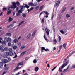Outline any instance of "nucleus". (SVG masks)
<instances>
[{
	"label": "nucleus",
	"mask_w": 75,
	"mask_h": 75,
	"mask_svg": "<svg viewBox=\"0 0 75 75\" xmlns=\"http://www.w3.org/2000/svg\"><path fill=\"white\" fill-rule=\"evenodd\" d=\"M8 50L9 52H6V55L7 56H13V54H14V53L11 52L13 51L12 49L10 48L8 49Z\"/></svg>",
	"instance_id": "nucleus-1"
},
{
	"label": "nucleus",
	"mask_w": 75,
	"mask_h": 75,
	"mask_svg": "<svg viewBox=\"0 0 75 75\" xmlns=\"http://www.w3.org/2000/svg\"><path fill=\"white\" fill-rule=\"evenodd\" d=\"M68 65V62H66L65 64H63L59 68V71L61 72H62V69L63 68H64L66 65Z\"/></svg>",
	"instance_id": "nucleus-2"
},
{
	"label": "nucleus",
	"mask_w": 75,
	"mask_h": 75,
	"mask_svg": "<svg viewBox=\"0 0 75 75\" xmlns=\"http://www.w3.org/2000/svg\"><path fill=\"white\" fill-rule=\"evenodd\" d=\"M12 5L11 6V7L12 9H15V8H17V5H16V2H12Z\"/></svg>",
	"instance_id": "nucleus-3"
},
{
	"label": "nucleus",
	"mask_w": 75,
	"mask_h": 75,
	"mask_svg": "<svg viewBox=\"0 0 75 75\" xmlns=\"http://www.w3.org/2000/svg\"><path fill=\"white\" fill-rule=\"evenodd\" d=\"M23 5H25V6H20V7H21V10H22V11H23V8H24V7H26V8H28L30 7V6L27 5V4H25L23 3Z\"/></svg>",
	"instance_id": "nucleus-4"
},
{
	"label": "nucleus",
	"mask_w": 75,
	"mask_h": 75,
	"mask_svg": "<svg viewBox=\"0 0 75 75\" xmlns=\"http://www.w3.org/2000/svg\"><path fill=\"white\" fill-rule=\"evenodd\" d=\"M59 4H60V1H57L55 5V7L56 8H58V7L59 5Z\"/></svg>",
	"instance_id": "nucleus-5"
},
{
	"label": "nucleus",
	"mask_w": 75,
	"mask_h": 75,
	"mask_svg": "<svg viewBox=\"0 0 75 75\" xmlns=\"http://www.w3.org/2000/svg\"><path fill=\"white\" fill-rule=\"evenodd\" d=\"M45 31L47 35H49L50 34V30L48 29L47 27H46Z\"/></svg>",
	"instance_id": "nucleus-6"
},
{
	"label": "nucleus",
	"mask_w": 75,
	"mask_h": 75,
	"mask_svg": "<svg viewBox=\"0 0 75 75\" xmlns=\"http://www.w3.org/2000/svg\"><path fill=\"white\" fill-rule=\"evenodd\" d=\"M2 61L3 64H6L8 62V60L7 59H3Z\"/></svg>",
	"instance_id": "nucleus-7"
},
{
	"label": "nucleus",
	"mask_w": 75,
	"mask_h": 75,
	"mask_svg": "<svg viewBox=\"0 0 75 75\" xmlns=\"http://www.w3.org/2000/svg\"><path fill=\"white\" fill-rule=\"evenodd\" d=\"M44 13L46 15L45 16L46 18H48V15H49V13H48V12L45 11H44Z\"/></svg>",
	"instance_id": "nucleus-8"
},
{
	"label": "nucleus",
	"mask_w": 75,
	"mask_h": 75,
	"mask_svg": "<svg viewBox=\"0 0 75 75\" xmlns=\"http://www.w3.org/2000/svg\"><path fill=\"white\" fill-rule=\"evenodd\" d=\"M26 52H27V51H25L22 52L21 53V57H22V56H23V55H24V54H26Z\"/></svg>",
	"instance_id": "nucleus-9"
},
{
	"label": "nucleus",
	"mask_w": 75,
	"mask_h": 75,
	"mask_svg": "<svg viewBox=\"0 0 75 75\" xmlns=\"http://www.w3.org/2000/svg\"><path fill=\"white\" fill-rule=\"evenodd\" d=\"M38 69H39V68L38 67H36L35 68V72H37L38 71Z\"/></svg>",
	"instance_id": "nucleus-10"
},
{
	"label": "nucleus",
	"mask_w": 75,
	"mask_h": 75,
	"mask_svg": "<svg viewBox=\"0 0 75 75\" xmlns=\"http://www.w3.org/2000/svg\"><path fill=\"white\" fill-rule=\"evenodd\" d=\"M4 42H8V38L6 37H5L4 38Z\"/></svg>",
	"instance_id": "nucleus-11"
},
{
	"label": "nucleus",
	"mask_w": 75,
	"mask_h": 75,
	"mask_svg": "<svg viewBox=\"0 0 75 75\" xmlns=\"http://www.w3.org/2000/svg\"><path fill=\"white\" fill-rule=\"evenodd\" d=\"M29 6H34V4L32 2H30L29 3H28V4Z\"/></svg>",
	"instance_id": "nucleus-12"
},
{
	"label": "nucleus",
	"mask_w": 75,
	"mask_h": 75,
	"mask_svg": "<svg viewBox=\"0 0 75 75\" xmlns=\"http://www.w3.org/2000/svg\"><path fill=\"white\" fill-rule=\"evenodd\" d=\"M23 62H24V61H22L20 63H19L18 64V66H20V65H23Z\"/></svg>",
	"instance_id": "nucleus-13"
},
{
	"label": "nucleus",
	"mask_w": 75,
	"mask_h": 75,
	"mask_svg": "<svg viewBox=\"0 0 75 75\" xmlns=\"http://www.w3.org/2000/svg\"><path fill=\"white\" fill-rule=\"evenodd\" d=\"M13 19L11 18V17H9L8 19V21L9 22H10V21H12Z\"/></svg>",
	"instance_id": "nucleus-14"
},
{
	"label": "nucleus",
	"mask_w": 75,
	"mask_h": 75,
	"mask_svg": "<svg viewBox=\"0 0 75 75\" xmlns=\"http://www.w3.org/2000/svg\"><path fill=\"white\" fill-rule=\"evenodd\" d=\"M6 35L7 36H11V33H6Z\"/></svg>",
	"instance_id": "nucleus-15"
},
{
	"label": "nucleus",
	"mask_w": 75,
	"mask_h": 75,
	"mask_svg": "<svg viewBox=\"0 0 75 75\" xmlns=\"http://www.w3.org/2000/svg\"><path fill=\"white\" fill-rule=\"evenodd\" d=\"M11 11H12V10L11 11H9L8 10L7 11V14H11Z\"/></svg>",
	"instance_id": "nucleus-16"
},
{
	"label": "nucleus",
	"mask_w": 75,
	"mask_h": 75,
	"mask_svg": "<svg viewBox=\"0 0 75 75\" xmlns=\"http://www.w3.org/2000/svg\"><path fill=\"white\" fill-rule=\"evenodd\" d=\"M44 50H45V47H42L41 48V51L42 52L44 51Z\"/></svg>",
	"instance_id": "nucleus-17"
},
{
	"label": "nucleus",
	"mask_w": 75,
	"mask_h": 75,
	"mask_svg": "<svg viewBox=\"0 0 75 75\" xmlns=\"http://www.w3.org/2000/svg\"><path fill=\"white\" fill-rule=\"evenodd\" d=\"M13 42L14 43H16V42H18V40L17 39H15L13 40Z\"/></svg>",
	"instance_id": "nucleus-18"
},
{
	"label": "nucleus",
	"mask_w": 75,
	"mask_h": 75,
	"mask_svg": "<svg viewBox=\"0 0 75 75\" xmlns=\"http://www.w3.org/2000/svg\"><path fill=\"white\" fill-rule=\"evenodd\" d=\"M3 62H0V67H3Z\"/></svg>",
	"instance_id": "nucleus-19"
},
{
	"label": "nucleus",
	"mask_w": 75,
	"mask_h": 75,
	"mask_svg": "<svg viewBox=\"0 0 75 75\" xmlns=\"http://www.w3.org/2000/svg\"><path fill=\"white\" fill-rule=\"evenodd\" d=\"M66 8H67V7H65L63 8V10H62L61 11V13H62L65 11V10H66Z\"/></svg>",
	"instance_id": "nucleus-20"
},
{
	"label": "nucleus",
	"mask_w": 75,
	"mask_h": 75,
	"mask_svg": "<svg viewBox=\"0 0 75 75\" xmlns=\"http://www.w3.org/2000/svg\"><path fill=\"white\" fill-rule=\"evenodd\" d=\"M43 7H44L43 5L41 6L40 8L39 9V11H41V10H42L43 9Z\"/></svg>",
	"instance_id": "nucleus-21"
},
{
	"label": "nucleus",
	"mask_w": 75,
	"mask_h": 75,
	"mask_svg": "<svg viewBox=\"0 0 75 75\" xmlns=\"http://www.w3.org/2000/svg\"><path fill=\"white\" fill-rule=\"evenodd\" d=\"M31 33L29 34L28 36L27 37V39L31 37Z\"/></svg>",
	"instance_id": "nucleus-22"
},
{
	"label": "nucleus",
	"mask_w": 75,
	"mask_h": 75,
	"mask_svg": "<svg viewBox=\"0 0 75 75\" xmlns=\"http://www.w3.org/2000/svg\"><path fill=\"white\" fill-rule=\"evenodd\" d=\"M54 16H55V14H54V13H53L52 15L51 20L52 21L53 20V18L54 17Z\"/></svg>",
	"instance_id": "nucleus-23"
},
{
	"label": "nucleus",
	"mask_w": 75,
	"mask_h": 75,
	"mask_svg": "<svg viewBox=\"0 0 75 75\" xmlns=\"http://www.w3.org/2000/svg\"><path fill=\"white\" fill-rule=\"evenodd\" d=\"M8 41L9 42H11V39L10 38H8Z\"/></svg>",
	"instance_id": "nucleus-24"
},
{
	"label": "nucleus",
	"mask_w": 75,
	"mask_h": 75,
	"mask_svg": "<svg viewBox=\"0 0 75 75\" xmlns=\"http://www.w3.org/2000/svg\"><path fill=\"white\" fill-rule=\"evenodd\" d=\"M66 46H67V44L66 43H64L63 44V47L64 49H66Z\"/></svg>",
	"instance_id": "nucleus-25"
},
{
	"label": "nucleus",
	"mask_w": 75,
	"mask_h": 75,
	"mask_svg": "<svg viewBox=\"0 0 75 75\" xmlns=\"http://www.w3.org/2000/svg\"><path fill=\"white\" fill-rule=\"evenodd\" d=\"M24 23V21H22L20 23H19V24L18 25V26H20V25H21V24H23V23Z\"/></svg>",
	"instance_id": "nucleus-26"
},
{
	"label": "nucleus",
	"mask_w": 75,
	"mask_h": 75,
	"mask_svg": "<svg viewBox=\"0 0 75 75\" xmlns=\"http://www.w3.org/2000/svg\"><path fill=\"white\" fill-rule=\"evenodd\" d=\"M21 14H20V13H19V12H18L16 13V16H17V17H18V16H19L20 15H21Z\"/></svg>",
	"instance_id": "nucleus-27"
},
{
	"label": "nucleus",
	"mask_w": 75,
	"mask_h": 75,
	"mask_svg": "<svg viewBox=\"0 0 75 75\" xmlns=\"http://www.w3.org/2000/svg\"><path fill=\"white\" fill-rule=\"evenodd\" d=\"M20 68H21V67H19L17 66L15 69L14 70H16V69H20Z\"/></svg>",
	"instance_id": "nucleus-28"
},
{
	"label": "nucleus",
	"mask_w": 75,
	"mask_h": 75,
	"mask_svg": "<svg viewBox=\"0 0 75 75\" xmlns=\"http://www.w3.org/2000/svg\"><path fill=\"white\" fill-rule=\"evenodd\" d=\"M4 50L5 51H7L8 50V48L7 47H6L4 48Z\"/></svg>",
	"instance_id": "nucleus-29"
},
{
	"label": "nucleus",
	"mask_w": 75,
	"mask_h": 75,
	"mask_svg": "<svg viewBox=\"0 0 75 75\" xmlns=\"http://www.w3.org/2000/svg\"><path fill=\"white\" fill-rule=\"evenodd\" d=\"M37 62V60H36V59H34L33 61V62L34 64H36Z\"/></svg>",
	"instance_id": "nucleus-30"
},
{
	"label": "nucleus",
	"mask_w": 75,
	"mask_h": 75,
	"mask_svg": "<svg viewBox=\"0 0 75 75\" xmlns=\"http://www.w3.org/2000/svg\"><path fill=\"white\" fill-rule=\"evenodd\" d=\"M1 43L2 44H4L5 45H6V43L4 42V41H2L1 42Z\"/></svg>",
	"instance_id": "nucleus-31"
},
{
	"label": "nucleus",
	"mask_w": 75,
	"mask_h": 75,
	"mask_svg": "<svg viewBox=\"0 0 75 75\" xmlns=\"http://www.w3.org/2000/svg\"><path fill=\"white\" fill-rule=\"evenodd\" d=\"M61 36H59V42H61Z\"/></svg>",
	"instance_id": "nucleus-32"
},
{
	"label": "nucleus",
	"mask_w": 75,
	"mask_h": 75,
	"mask_svg": "<svg viewBox=\"0 0 75 75\" xmlns=\"http://www.w3.org/2000/svg\"><path fill=\"white\" fill-rule=\"evenodd\" d=\"M34 6H35L37 5V2H35L34 4Z\"/></svg>",
	"instance_id": "nucleus-33"
},
{
	"label": "nucleus",
	"mask_w": 75,
	"mask_h": 75,
	"mask_svg": "<svg viewBox=\"0 0 75 75\" xmlns=\"http://www.w3.org/2000/svg\"><path fill=\"white\" fill-rule=\"evenodd\" d=\"M17 47L16 46H14L13 47V48L14 50H16L17 49Z\"/></svg>",
	"instance_id": "nucleus-34"
},
{
	"label": "nucleus",
	"mask_w": 75,
	"mask_h": 75,
	"mask_svg": "<svg viewBox=\"0 0 75 75\" xmlns=\"http://www.w3.org/2000/svg\"><path fill=\"white\" fill-rule=\"evenodd\" d=\"M66 17L67 18H68L69 17H70V15H69L68 14H67L66 15Z\"/></svg>",
	"instance_id": "nucleus-35"
},
{
	"label": "nucleus",
	"mask_w": 75,
	"mask_h": 75,
	"mask_svg": "<svg viewBox=\"0 0 75 75\" xmlns=\"http://www.w3.org/2000/svg\"><path fill=\"white\" fill-rule=\"evenodd\" d=\"M0 50H1V51H5L4 49H3L1 47H0Z\"/></svg>",
	"instance_id": "nucleus-36"
},
{
	"label": "nucleus",
	"mask_w": 75,
	"mask_h": 75,
	"mask_svg": "<svg viewBox=\"0 0 75 75\" xmlns=\"http://www.w3.org/2000/svg\"><path fill=\"white\" fill-rule=\"evenodd\" d=\"M36 32H35V30L33 33L32 35L33 36H34V35H35V33Z\"/></svg>",
	"instance_id": "nucleus-37"
},
{
	"label": "nucleus",
	"mask_w": 75,
	"mask_h": 75,
	"mask_svg": "<svg viewBox=\"0 0 75 75\" xmlns=\"http://www.w3.org/2000/svg\"><path fill=\"white\" fill-rule=\"evenodd\" d=\"M22 10H21L20 9L18 11V12H19V13H22Z\"/></svg>",
	"instance_id": "nucleus-38"
},
{
	"label": "nucleus",
	"mask_w": 75,
	"mask_h": 75,
	"mask_svg": "<svg viewBox=\"0 0 75 75\" xmlns=\"http://www.w3.org/2000/svg\"><path fill=\"white\" fill-rule=\"evenodd\" d=\"M54 44H57V40H56V39H54Z\"/></svg>",
	"instance_id": "nucleus-39"
},
{
	"label": "nucleus",
	"mask_w": 75,
	"mask_h": 75,
	"mask_svg": "<svg viewBox=\"0 0 75 75\" xmlns=\"http://www.w3.org/2000/svg\"><path fill=\"white\" fill-rule=\"evenodd\" d=\"M22 16H23V17H26V15L25 14L23 13V14L22 15Z\"/></svg>",
	"instance_id": "nucleus-40"
},
{
	"label": "nucleus",
	"mask_w": 75,
	"mask_h": 75,
	"mask_svg": "<svg viewBox=\"0 0 75 75\" xmlns=\"http://www.w3.org/2000/svg\"><path fill=\"white\" fill-rule=\"evenodd\" d=\"M25 47V46H22L21 48V50H22V49H24V48Z\"/></svg>",
	"instance_id": "nucleus-41"
},
{
	"label": "nucleus",
	"mask_w": 75,
	"mask_h": 75,
	"mask_svg": "<svg viewBox=\"0 0 75 75\" xmlns=\"http://www.w3.org/2000/svg\"><path fill=\"white\" fill-rule=\"evenodd\" d=\"M11 7L8 8V10H9V11H11L12 10L11 9Z\"/></svg>",
	"instance_id": "nucleus-42"
},
{
	"label": "nucleus",
	"mask_w": 75,
	"mask_h": 75,
	"mask_svg": "<svg viewBox=\"0 0 75 75\" xmlns=\"http://www.w3.org/2000/svg\"><path fill=\"white\" fill-rule=\"evenodd\" d=\"M34 8V7H31L30 9V11H31V10H33Z\"/></svg>",
	"instance_id": "nucleus-43"
},
{
	"label": "nucleus",
	"mask_w": 75,
	"mask_h": 75,
	"mask_svg": "<svg viewBox=\"0 0 75 75\" xmlns=\"http://www.w3.org/2000/svg\"><path fill=\"white\" fill-rule=\"evenodd\" d=\"M16 4H17V5H19L20 4V2H18V1L16 2Z\"/></svg>",
	"instance_id": "nucleus-44"
},
{
	"label": "nucleus",
	"mask_w": 75,
	"mask_h": 75,
	"mask_svg": "<svg viewBox=\"0 0 75 75\" xmlns=\"http://www.w3.org/2000/svg\"><path fill=\"white\" fill-rule=\"evenodd\" d=\"M8 46H11V43L10 42H9L8 44Z\"/></svg>",
	"instance_id": "nucleus-45"
},
{
	"label": "nucleus",
	"mask_w": 75,
	"mask_h": 75,
	"mask_svg": "<svg viewBox=\"0 0 75 75\" xmlns=\"http://www.w3.org/2000/svg\"><path fill=\"white\" fill-rule=\"evenodd\" d=\"M62 45H60L59 47V49H61V48H62Z\"/></svg>",
	"instance_id": "nucleus-46"
},
{
	"label": "nucleus",
	"mask_w": 75,
	"mask_h": 75,
	"mask_svg": "<svg viewBox=\"0 0 75 75\" xmlns=\"http://www.w3.org/2000/svg\"><path fill=\"white\" fill-rule=\"evenodd\" d=\"M49 51V49H45V51Z\"/></svg>",
	"instance_id": "nucleus-47"
},
{
	"label": "nucleus",
	"mask_w": 75,
	"mask_h": 75,
	"mask_svg": "<svg viewBox=\"0 0 75 75\" xmlns=\"http://www.w3.org/2000/svg\"><path fill=\"white\" fill-rule=\"evenodd\" d=\"M11 25L10 28H11V27H13V26H14V24H12L10 25Z\"/></svg>",
	"instance_id": "nucleus-48"
},
{
	"label": "nucleus",
	"mask_w": 75,
	"mask_h": 75,
	"mask_svg": "<svg viewBox=\"0 0 75 75\" xmlns=\"http://www.w3.org/2000/svg\"><path fill=\"white\" fill-rule=\"evenodd\" d=\"M11 27V26L10 25H8L7 26V28H10Z\"/></svg>",
	"instance_id": "nucleus-49"
},
{
	"label": "nucleus",
	"mask_w": 75,
	"mask_h": 75,
	"mask_svg": "<svg viewBox=\"0 0 75 75\" xmlns=\"http://www.w3.org/2000/svg\"><path fill=\"white\" fill-rule=\"evenodd\" d=\"M7 8H3V11H6V10H7Z\"/></svg>",
	"instance_id": "nucleus-50"
},
{
	"label": "nucleus",
	"mask_w": 75,
	"mask_h": 75,
	"mask_svg": "<svg viewBox=\"0 0 75 75\" xmlns=\"http://www.w3.org/2000/svg\"><path fill=\"white\" fill-rule=\"evenodd\" d=\"M44 38L45 40H48V39H47V37L45 36V35L44 36Z\"/></svg>",
	"instance_id": "nucleus-51"
},
{
	"label": "nucleus",
	"mask_w": 75,
	"mask_h": 75,
	"mask_svg": "<svg viewBox=\"0 0 75 75\" xmlns=\"http://www.w3.org/2000/svg\"><path fill=\"white\" fill-rule=\"evenodd\" d=\"M17 55L16 54L15 56H14L13 58H17Z\"/></svg>",
	"instance_id": "nucleus-52"
},
{
	"label": "nucleus",
	"mask_w": 75,
	"mask_h": 75,
	"mask_svg": "<svg viewBox=\"0 0 75 75\" xmlns=\"http://www.w3.org/2000/svg\"><path fill=\"white\" fill-rule=\"evenodd\" d=\"M57 68V66L54 67V68L52 69V71H54V70L55 69V68Z\"/></svg>",
	"instance_id": "nucleus-53"
},
{
	"label": "nucleus",
	"mask_w": 75,
	"mask_h": 75,
	"mask_svg": "<svg viewBox=\"0 0 75 75\" xmlns=\"http://www.w3.org/2000/svg\"><path fill=\"white\" fill-rule=\"evenodd\" d=\"M60 32L62 33V34H64V31L62 30H60Z\"/></svg>",
	"instance_id": "nucleus-54"
},
{
	"label": "nucleus",
	"mask_w": 75,
	"mask_h": 75,
	"mask_svg": "<svg viewBox=\"0 0 75 75\" xmlns=\"http://www.w3.org/2000/svg\"><path fill=\"white\" fill-rule=\"evenodd\" d=\"M74 9V7H73L71 8L70 9L71 10H73Z\"/></svg>",
	"instance_id": "nucleus-55"
},
{
	"label": "nucleus",
	"mask_w": 75,
	"mask_h": 75,
	"mask_svg": "<svg viewBox=\"0 0 75 75\" xmlns=\"http://www.w3.org/2000/svg\"><path fill=\"white\" fill-rule=\"evenodd\" d=\"M44 13V11H43L40 13V16H39L40 17H41V14H42V13Z\"/></svg>",
	"instance_id": "nucleus-56"
},
{
	"label": "nucleus",
	"mask_w": 75,
	"mask_h": 75,
	"mask_svg": "<svg viewBox=\"0 0 75 75\" xmlns=\"http://www.w3.org/2000/svg\"><path fill=\"white\" fill-rule=\"evenodd\" d=\"M2 40H3V38L1 37L0 38V42H1V41Z\"/></svg>",
	"instance_id": "nucleus-57"
},
{
	"label": "nucleus",
	"mask_w": 75,
	"mask_h": 75,
	"mask_svg": "<svg viewBox=\"0 0 75 75\" xmlns=\"http://www.w3.org/2000/svg\"><path fill=\"white\" fill-rule=\"evenodd\" d=\"M42 1V0H37V2H38V3H39V2H40V1Z\"/></svg>",
	"instance_id": "nucleus-58"
},
{
	"label": "nucleus",
	"mask_w": 75,
	"mask_h": 75,
	"mask_svg": "<svg viewBox=\"0 0 75 75\" xmlns=\"http://www.w3.org/2000/svg\"><path fill=\"white\" fill-rule=\"evenodd\" d=\"M4 34V31L2 32L1 33L0 35H3Z\"/></svg>",
	"instance_id": "nucleus-59"
},
{
	"label": "nucleus",
	"mask_w": 75,
	"mask_h": 75,
	"mask_svg": "<svg viewBox=\"0 0 75 75\" xmlns=\"http://www.w3.org/2000/svg\"><path fill=\"white\" fill-rule=\"evenodd\" d=\"M67 69H67V68L65 69H64L63 71V72H65V71H67Z\"/></svg>",
	"instance_id": "nucleus-60"
},
{
	"label": "nucleus",
	"mask_w": 75,
	"mask_h": 75,
	"mask_svg": "<svg viewBox=\"0 0 75 75\" xmlns=\"http://www.w3.org/2000/svg\"><path fill=\"white\" fill-rule=\"evenodd\" d=\"M39 8V6H37L35 8L36 9H38V8Z\"/></svg>",
	"instance_id": "nucleus-61"
},
{
	"label": "nucleus",
	"mask_w": 75,
	"mask_h": 75,
	"mask_svg": "<svg viewBox=\"0 0 75 75\" xmlns=\"http://www.w3.org/2000/svg\"><path fill=\"white\" fill-rule=\"evenodd\" d=\"M70 65H71L69 64V65L68 66V67H67V69H68V68H69V67H70Z\"/></svg>",
	"instance_id": "nucleus-62"
},
{
	"label": "nucleus",
	"mask_w": 75,
	"mask_h": 75,
	"mask_svg": "<svg viewBox=\"0 0 75 75\" xmlns=\"http://www.w3.org/2000/svg\"><path fill=\"white\" fill-rule=\"evenodd\" d=\"M21 38V36H20L18 38V40H20V38Z\"/></svg>",
	"instance_id": "nucleus-63"
},
{
	"label": "nucleus",
	"mask_w": 75,
	"mask_h": 75,
	"mask_svg": "<svg viewBox=\"0 0 75 75\" xmlns=\"http://www.w3.org/2000/svg\"><path fill=\"white\" fill-rule=\"evenodd\" d=\"M18 45L19 47H20L21 46V43H19L18 44Z\"/></svg>",
	"instance_id": "nucleus-64"
}]
</instances>
